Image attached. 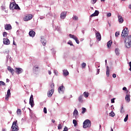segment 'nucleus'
Returning <instances> with one entry per match:
<instances>
[{"label":"nucleus","instance_id":"f257e3e1","mask_svg":"<svg viewBox=\"0 0 131 131\" xmlns=\"http://www.w3.org/2000/svg\"><path fill=\"white\" fill-rule=\"evenodd\" d=\"M124 42L126 47L127 48H130V47H131V35L128 36L127 37H126L124 39Z\"/></svg>","mask_w":131,"mask_h":131},{"label":"nucleus","instance_id":"f03ea898","mask_svg":"<svg viewBox=\"0 0 131 131\" xmlns=\"http://www.w3.org/2000/svg\"><path fill=\"white\" fill-rule=\"evenodd\" d=\"M12 131H18L19 130V126H18V121H14L11 126Z\"/></svg>","mask_w":131,"mask_h":131},{"label":"nucleus","instance_id":"7ed1b4c3","mask_svg":"<svg viewBox=\"0 0 131 131\" xmlns=\"http://www.w3.org/2000/svg\"><path fill=\"white\" fill-rule=\"evenodd\" d=\"M91 125H92V124L91 123V121L89 119L85 120L83 123V128L91 127Z\"/></svg>","mask_w":131,"mask_h":131},{"label":"nucleus","instance_id":"20e7f679","mask_svg":"<svg viewBox=\"0 0 131 131\" xmlns=\"http://www.w3.org/2000/svg\"><path fill=\"white\" fill-rule=\"evenodd\" d=\"M128 35V29L127 28H125L122 32L121 36L123 37H126Z\"/></svg>","mask_w":131,"mask_h":131},{"label":"nucleus","instance_id":"39448f33","mask_svg":"<svg viewBox=\"0 0 131 131\" xmlns=\"http://www.w3.org/2000/svg\"><path fill=\"white\" fill-rule=\"evenodd\" d=\"M69 36H70V38H73V39H74V40H75L76 43L79 45V40H78V38H77V37L76 36L71 34H70Z\"/></svg>","mask_w":131,"mask_h":131},{"label":"nucleus","instance_id":"423d86ee","mask_svg":"<svg viewBox=\"0 0 131 131\" xmlns=\"http://www.w3.org/2000/svg\"><path fill=\"white\" fill-rule=\"evenodd\" d=\"M33 17V16L32 14H28L24 18V20L25 21H29V20L32 19Z\"/></svg>","mask_w":131,"mask_h":131},{"label":"nucleus","instance_id":"0eeeda50","mask_svg":"<svg viewBox=\"0 0 131 131\" xmlns=\"http://www.w3.org/2000/svg\"><path fill=\"white\" fill-rule=\"evenodd\" d=\"M29 104L32 108L34 106V101H33V95H31L30 98Z\"/></svg>","mask_w":131,"mask_h":131},{"label":"nucleus","instance_id":"6e6552de","mask_svg":"<svg viewBox=\"0 0 131 131\" xmlns=\"http://www.w3.org/2000/svg\"><path fill=\"white\" fill-rule=\"evenodd\" d=\"M10 97H11V90L8 89L7 91V95L5 97V100H6V101H9V98H10Z\"/></svg>","mask_w":131,"mask_h":131},{"label":"nucleus","instance_id":"1a4fd4ad","mask_svg":"<svg viewBox=\"0 0 131 131\" xmlns=\"http://www.w3.org/2000/svg\"><path fill=\"white\" fill-rule=\"evenodd\" d=\"M95 35L97 40H98V41H100V40H101V34L100 33V32L96 31Z\"/></svg>","mask_w":131,"mask_h":131},{"label":"nucleus","instance_id":"9d476101","mask_svg":"<svg viewBox=\"0 0 131 131\" xmlns=\"http://www.w3.org/2000/svg\"><path fill=\"white\" fill-rule=\"evenodd\" d=\"M67 14V12L63 11L60 14V18L61 19H65L66 18V15Z\"/></svg>","mask_w":131,"mask_h":131},{"label":"nucleus","instance_id":"9b49d317","mask_svg":"<svg viewBox=\"0 0 131 131\" xmlns=\"http://www.w3.org/2000/svg\"><path fill=\"white\" fill-rule=\"evenodd\" d=\"M15 72L16 74H21L23 72V70L21 68H15Z\"/></svg>","mask_w":131,"mask_h":131},{"label":"nucleus","instance_id":"f8f14e48","mask_svg":"<svg viewBox=\"0 0 131 131\" xmlns=\"http://www.w3.org/2000/svg\"><path fill=\"white\" fill-rule=\"evenodd\" d=\"M64 90H65L64 86H60L58 88V92L59 94H61V93H64Z\"/></svg>","mask_w":131,"mask_h":131},{"label":"nucleus","instance_id":"ddd939ff","mask_svg":"<svg viewBox=\"0 0 131 131\" xmlns=\"http://www.w3.org/2000/svg\"><path fill=\"white\" fill-rule=\"evenodd\" d=\"M3 43L4 45H10V40H9V39H8L7 38H4L3 39Z\"/></svg>","mask_w":131,"mask_h":131},{"label":"nucleus","instance_id":"4468645a","mask_svg":"<svg viewBox=\"0 0 131 131\" xmlns=\"http://www.w3.org/2000/svg\"><path fill=\"white\" fill-rule=\"evenodd\" d=\"M53 94H54V89H52L49 92H48V97L51 98L52 96H53Z\"/></svg>","mask_w":131,"mask_h":131},{"label":"nucleus","instance_id":"2eb2a0df","mask_svg":"<svg viewBox=\"0 0 131 131\" xmlns=\"http://www.w3.org/2000/svg\"><path fill=\"white\" fill-rule=\"evenodd\" d=\"M5 29L6 30H11L12 29V26L10 24H7L5 26Z\"/></svg>","mask_w":131,"mask_h":131},{"label":"nucleus","instance_id":"dca6fc26","mask_svg":"<svg viewBox=\"0 0 131 131\" xmlns=\"http://www.w3.org/2000/svg\"><path fill=\"white\" fill-rule=\"evenodd\" d=\"M100 12L98 10H96L95 12L92 14L90 17H96V16H98Z\"/></svg>","mask_w":131,"mask_h":131},{"label":"nucleus","instance_id":"f3484780","mask_svg":"<svg viewBox=\"0 0 131 131\" xmlns=\"http://www.w3.org/2000/svg\"><path fill=\"white\" fill-rule=\"evenodd\" d=\"M118 18L119 23H123V18H122V16L121 15H118Z\"/></svg>","mask_w":131,"mask_h":131},{"label":"nucleus","instance_id":"a211bd4d","mask_svg":"<svg viewBox=\"0 0 131 131\" xmlns=\"http://www.w3.org/2000/svg\"><path fill=\"white\" fill-rule=\"evenodd\" d=\"M29 34L31 37H34V36H35V32L34 31H30Z\"/></svg>","mask_w":131,"mask_h":131},{"label":"nucleus","instance_id":"6ab92c4d","mask_svg":"<svg viewBox=\"0 0 131 131\" xmlns=\"http://www.w3.org/2000/svg\"><path fill=\"white\" fill-rule=\"evenodd\" d=\"M40 41L42 43L43 46H46L47 43V40H45V37H41Z\"/></svg>","mask_w":131,"mask_h":131},{"label":"nucleus","instance_id":"aec40b11","mask_svg":"<svg viewBox=\"0 0 131 131\" xmlns=\"http://www.w3.org/2000/svg\"><path fill=\"white\" fill-rule=\"evenodd\" d=\"M126 102L129 103V102H130V95H126L125 98Z\"/></svg>","mask_w":131,"mask_h":131},{"label":"nucleus","instance_id":"412c9836","mask_svg":"<svg viewBox=\"0 0 131 131\" xmlns=\"http://www.w3.org/2000/svg\"><path fill=\"white\" fill-rule=\"evenodd\" d=\"M16 5V3H12L10 5V8L11 9V10H15V6Z\"/></svg>","mask_w":131,"mask_h":131},{"label":"nucleus","instance_id":"4be33fe9","mask_svg":"<svg viewBox=\"0 0 131 131\" xmlns=\"http://www.w3.org/2000/svg\"><path fill=\"white\" fill-rule=\"evenodd\" d=\"M7 69L9 71V72H11L12 75H14V70L12 68H11V67H8Z\"/></svg>","mask_w":131,"mask_h":131},{"label":"nucleus","instance_id":"5701e85b","mask_svg":"<svg viewBox=\"0 0 131 131\" xmlns=\"http://www.w3.org/2000/svg\"><path fill=\"white\" fill-rule=\"evenodd\" d=\"M106 73L107 77H109V76H110V70H109V67L108 66L106 67Z\"/></svg>","mask_w":131,"mask_h":131},{"label":"nucleus","instance_id":"b1692460","mask_svg":"<svg viewBox=\"0 0 131 131\" xmlns=\"http://www.w3.org/2000/svg\"><path fill=\"white\" fill-rule=\"evenodd\" d=\"M63 75L64 76H67V75H69V72H68V71H67V70H64L63 71Z\"/></svg>","mask_w":131,"mask_h":131},{"label":"nucleus","instance_id":"393cba45","mask_svg":"<svg viewBox=\"0 0 131 131\" xmlns=\"http://www.w3.org/2000/svg\"><path fill=\"white\" fill-rule=\"evenodd\" d=\"M83 97V96L82 95H80L79 97L78 100L79 102V103H82L83 102V100H82Z\"/></svg>","mask_w":131,"mask_h":131},{"label":"nucleus","instance_id":"a878e982","mask_svg":"<svg viewBox=\"0 0 131 131\" xmlns=\"http://www.w3.org/2000/svg\"><path fill=\"white\" fill-rule=\"evenodd\" d=\"M112 40L108 41L107 43V47L108 48H110L112 45Z\"/></svg>","mask_w":131,"mask_h":131},{"label":"nucleus","instance_id":"bb28decb","mask_svg":"<svg viewBox=\"0 0 131 131\" xmlns=\"http://www.w3.org/2000/svg\"><path fill=\"white\" fill-rule=\"evenodd\" d=\"M73 115L75 117H76V116H77V115H78V111H77V110H74V111L73 112Z\"/></svg>","mask_w":131,"mask_h":131},{"label":"nucleus","instance_id":"cd10ccee","mask_svg":"<svg viewBox=\"0 0 131 131\" xmlns=\"http://www.w3.org/2000/svg\"><path fill=\"white\" fill-rule=\"evenodd\" d=\"M16 113H17V115H21V114H22L21 109L18 108L17 111H16Z\"/></svg>","mask_w":131,"mask_h":131},{"label":"nucleus","instance_id":"c85d7f7f","mask_svg":"<svg viewBox=\"0 0 131 131\" xmlns=\"http://www.w3.org/2000/svg\"><path fill=\"white\" fill-rule=\"evenodd\" d=\"M115 53L117 56L119 55V49L118 48L115 49Z\"/></svg>","mask_w":131,"mask_h":131},{"label":"nucleus","instance_id":"c756f323","mask_svg":"<svg viewBox=\"0 0 131 131\" xmlns=\"http://www.w3.org/2000/svg\"><path fill=\"white\" fill-rule=\"evenodd\" d=\"M73 123L74 126H76L77 125V121H76V120H73Z\"/></svg>","mask_w":131,"mask_h":131},{"label":"nucleus","instance_id":"7c9ffc66","mask_svg":"<svg viewBox=\"0 0 131 131\" xmlns=\"http://www.w3.org/2000/svg\"><path fill=\"white\" fill-rule=\"evenodd\" d=\"M14 9L15 10H20V7H19V6L18 5V4H15V6L14 7Z\"/></svg>","mask_w":131,"mask_h":131},{"label":"nucleus","instance_id":"2f4dec72","mask_svg":"<svg viewBox=\"0 0 131 131\" xmlns=\"http://www.w3.org/2000/svg\"><path fill=\"white\" fill-rule=\"evenodd\" d=\"M120 113H124V110L123 109V105L121 107Z\"/></svg>","mask_w":131,"mask_h":131},{"label":"nucleus","instance_id":"473e14b6","mask_svg":"<svg viewBox=\"0 0 131 131\" xmlns=\"http://www.w3.org/2000/svg\"><path fill=\"white\" fill-rule=\"evenodd\" d=\"M128 119V115H126V116H125V117L124 119V122H126L127 121Z\"/></svg>","mask_w":131,"mask_h":131},{"label":"nucleus","instance_id":"72a5a7b5","mask_svg":"<svg viewBox=\"0 0 131 131\" xmlns=\"http://www.w3.org/2000/svg\"><path fill=\"white\" fill-rule=\"evenodd\" d=\"M83 95L85 98H88V97H89V93L88 92H84Z\"/></svg>","mask_w":131,"mask_h":131},{"label":"nucleus","instance_id":"f704fd0d","mask_svg":"<svg viewBox=\"0 0 131 131\" xmlns=\"http://www.w3.org/2000/svg\"><path fill=\"white\" fill-rule=\"evenodd\" d=\"M110 115L112 117H114V116H115V113H114V112H112L111 113H110Z\"/></svg>","mask_w":131,"mask_h":131},{"label":"nucleus","instance_id":"c9c22d12","mask_svg":"<svg viewBox=\"0 0 131 131\" xmlns=\"http://www.w3.org/2000/svg\"><path fill=\"white\" fill-rule=\"evenodd\" d=\"M82 111L81 113L82 114H83L85 113V112L86 111V108H85L84 107H82Z\"/></svg>","mask_w":131,"mask_h":131},{"label":"nucleus","instance_id":"e433bc0d","mask_svg":"<svg viewBox=\"0 0 131 131\" xmlns=\"http://www.w3.org/2000/svg\"><path fill=\"white\" fill-rule=\"evenodd\" d=\"M2 85H6V83H5L3 81H0V86H2Z\"/></svg>","mask_w":131,"mask_h":131},{"label":"nucleus","instance_id":"4c0bfd02","mask_svg":"<svg viewBox=\"0 0 131 131\" xmlns=\"http://www.w3.org/2000/svg\"><path fill=\"white\" fill-rule=\"evenodd\" d=\"M73 20H78V17H77L76 15H75L73 17Z\"/></svg>","mask_w":131,"mask_h":131},{"label":"nucleus","instance_id":"58836bf2","mask_svg":"<svg viewBox=\"0 0 131 131\" xmlns=\"http://www.w3.org/2000/svg\"><path fill=\"white\" fill-rule=\"evenodd\" d=\"M4 37H6L7 35H8V33L7 32H4L3 33Z\"/></svg>","mask_w":131,"mask_h":131},{"label":"nucleus","instance_id":"ea45409f","mask_svg":"<svg viewBox=\"0 0 131 131\" xmlns=\"http://www.w3.org/2000/svg\"><path fill=\"white\" fill-rule=\"evenodd\" d=\"M68 44L70 45V46H73V43H72V41L70 40L68 42Z\"/></svg>","mask_w":131,"mask_h":131},{"label":"nucleus","instance_id":"a19ab883","mask_svg":"<svg viewBox=\"0 0 131 131\" xmlns=\"http://www.w3.org/2000/svg\"><path fill=\"white\" fill-rule=\"evenodd\" d=\"M58 129H62V125H61L60 124H59L58 126Z\"/></svg>","mask_w":131,"mask_h":131},{"label":"nucleus","instance_id":"79ce46f5","mask_svg":"<svg viewBox=\"0 0 131 131\" xmlns=\"http://www.w3.org/2000/svg\"><path fill=\"white\" fill-rule=\"evenodd\" d=\"M118 35H119V32H116L115 33V36H116V37H118Z\"/></svg>","mask_w":131,"mask_h":131},{"label":"nucleus","instance_id":"37998d69","mask_svg":"<svg viewBox=\"0 0 131 131\" xmlns=\"http://www.w3.org/2000/svg\"><path fill=\"white\" fill-rule=\"evenodd\" d=\"M54 86H55V84L54 83L51 84V90H52V89H54Z\"/></svg>","mask_w":131,"mask_h":131},{"label":"nucleus","instance_id":"c03bdc74","mask_svg":"<svg viewBox=\"0 0 131 131\" xmlns=\"http://www.w3.org/2000/svg\"><path fill=\"white\" fill-rule=\"evenodd\" d=\"M43 112H44V113H45L46 114H47V108L44 107V108H43Z\"/></svg>","mask_w":131,"mask_h":131},{"label":"nucleus","instance_id":"a18cd8bd","mask_svg":"<svg viewBox=\"0 0 131 131\" xmlns=\"http://www.w3.org/2000/svg\"><path fill=\"white\" fill-rule=\"evenodd\" d=\"M63 131H68V127L66 126Z\"/></svg>","mask_w":131,"mask_h":131},{"label":"nucleus","instance_id":"49530a36","mask_svg":"<svg viewBox=\"0 0 131 131\" xmlns=\"http://www.w3.org/2000/svg\"><path fill=\"white\" fill-rule=\"evenodd\" d=\"M107 17H111V13H108L107 14Z\"/></svg>","mask_w":131,"mask_h":131},{"label":"nucleus","instance_id":"de8ad7c7","mask_svg":"<svg viewBox=\"0 0 131 131\" xmlns=\"http://www.w3.org/2000/svg\"><path fill=\"white\" fill-rule=\"evenodd\" d=\"M113 77L114 78H116V74H113Z\"/></svg>","mask_w":131,"mask_h":131},{"label":"nucleus","instance_id":"09e8293b","mask_svg":"<svg viewBox=\"0 0 131 131\" xmlns=\"http://www.w3.org/2000/svg\"><path fill=\"white\" fill-rule=\"evenodd\" d=\"M97 0H92V3H93V4H96V3H97Z\"/></svg>","mask_w":131,"mask_h":131},{"label":"nucleus","instance_id":"8fccbe9b","mask_svg":"<svg viewBox=\"0 0 131 131\" xmlns=\"http://www.w3.org/2000/svg\"><path fill=\"white\" fill-rule=\"evenodd\" d=\"M100 73V69H97V74H99Z\"/></svg>","mask_w":131,"mask_h":131},{"label":"nucleus","instance_id":"3c124183","mask_svg":"<svg viewBox=\"0 0 131 131\" xmlns=\"http://www.w3.org/2000/svg\"><path fill=\"white\" fill-rule=\"evenodd\" d=\"M111 103H115V101L114 100V99H111Z\"/></svg>","mask_w":131,"mask_h":131},{"label":"nucleus","instance_id":"603ef678","mask_svg":"<svg viewBox=\"0 0 131 131\" xmlns=\"http://www.w3.org/2000/svg\"><path fill=\"white\" fill-rule=\"evenodd\" d=\"M35 69H38V67H34L33 68V70H35Z\"/></svg>","mask_w":131,"mask_h":131},{"label":"nucleus","instance_id":"864d4df0","mask_svg":"<svg viewBox=\"0 0 131 131\" xmlns=\"http://www.w3.org/2000/svg\"><path fill=\"white\" fill-rule=\"evenodd\" d=\"M127 89H126V87H124V88H123V91H127Z\"/></svg>","mask_w":131,"mask_h":131},{"label":"nucleus","instance_id":"5fc2aeb1","mask_svg":"<svg viewBox=\"0 0 131 131\" xmlns=\"http://www.w3.org/2000/svg\"><path fill=\"white\" fill-rule=\"evenodd\" d=\"M86 66V64L84 62L82 63V66Z\"/></svg>","mask_w":131,"mask_h":131},{"label":"nucleus","instance_id":"6e6d98bb","mask_svg":"<svg viewBox=\"0 0 131 131\" xmlns=\"http://www.w3.org/2000/svg\"><path fill=\"white\" fill-rule=\"evenodd\" d=\"M49 75H51L52 74V72H51V71H49Z\"/></svg>","mask_w":131,"mask_h":131},{"label":"nucleus","instance_id":"4d7b16f0","mask_svg":"<svg viewBox=\"0 0 131 131\" xmlns=\"http://www.w3.org/2000/svg\"><path fill=\"white\" fill-rule=\"evenodd\" d=\"M7 82H9L10 81V80L9 79H6Z\"/></svg>","mask_w":131,"mask_h":131},{"label":"nucleus","instance_id":"13d9d810","mask_svg":"<svg viewBox=\"0 0 131 131\" xmlns=\"http://www.w3.org/2000/svg\"><path fill=\"white\" fill-rule=\"evenodd\" d=\"M52 122L53 123H55V120H52Z\"/></svg>","mask_w":131,"mask_h":131},{"label":"nucleus","instance_id":"bf43d9fd","mask_svg":"<svg viewBox=\"0 0 131 131\" xmlns=\"http://www.w3.org/2000/svg\"><path fill=\"white\" fill-rule=\"evenodd\" d=\"M102 127V126L101 125V124L99 125V129H101Z\"/></svg>","mask_w":131,"mask_h":131},{"label":"nucleus","instance_id":"052dcab7","mask_svg":"<svg viewBox=\"0 0 131 131\" xmlns=\"http://www.w3.org/2000/svg\"><path fill=\"white\" fill-rule=\"evenodd\" d=\"M129 66H131V61H130L129 63Z\"/></svg>","mask_w":131,"mask_h":131},{"label":"nucleus","instance_id":"680f3d73","mask_svg":"<svg viewBox=\"0 0 131 131\" xmlns=\"http://www.w3.org/2000/svg\"><path fill=\"white\" fill-rule=\"evenodd\" d=\"M2 131H6V129L3 128V129H2Z\"/></svg>","mask_w":131,"mask_h":131},{"label":"nucleus","instance_id":"e2e57ef3","mask_svg":"<svg viewBox=\"0 0 131 131\" xmlns=\"http://www.w3.org/2000/svg\"><path fill=\"white\" fill-rule=\"evenodd\" d=\"M129 70L130 71H131V66H130V68H129Z\"/></svg>","mask_w":131,"mask_h":131},{"label":"nucleus","instance_id":"0e129e2a","mask_svg":"<svg viewBox=\"0 0 131 131\" xmlns=\"http://www.w3.org/2000/svg\"><path fill=\"white\" fill-rule=\"evenodd\" d=\"M129 9H130V10H131V5H129Z\"/></svg>","mask_w":131,"mask_h":131},{"label":"nucleus","instance_id":"69168bd1","mask_svg":"<svg viewBox=\"0 0 131 131\" xmlns=\"http://www.w3.org/2000/svg\"><path fill=\"white\" fill-rule=\"evenodd\" d=\"M85 68V66H82V69Z\"/></svg>","mask_w":131,"mask_h":131},{"label":"nucleus","instance_id":"338daca9","mask_svg":"<svg viewBox=\"0 0 131 131\" xmlns=\"http://www.w3.org/2000/svg\"><path fill=\"white\" fill-rule=\"evenodd\" d=\"M13 45H15V41H13Z\"/></svg>","mask_w":131,"mask_h":131},{"label":"nucleus","instance_id":"774afa93","mask_svg":"<svg viewBox=\"0 0 131 131\" xmlns=\"http://www.w3.org/2000/svg\"><path fill=\"white\" fill-rule=\"evenodd\" d=\"M105 63H107V60H105Z\"/></svg>","mask_w":131,"mask_h":131}]
</instances>
